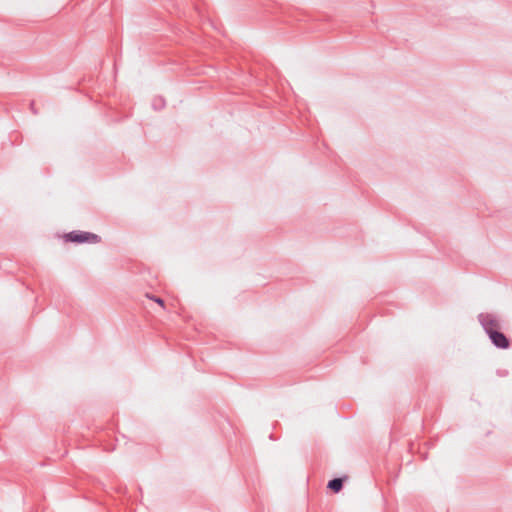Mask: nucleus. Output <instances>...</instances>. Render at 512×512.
Masks as SVG:
<instances>
[{"label": "nucleus", "instance_id": "f257e3e1", "mask_svg": "<svg viewBox=\"0 0 512 512\" xmlns=\"http://www.w3.org/2000/svg\"><path fill=\"white\" fill-rule=\"evenodd\" d=\"M68 238H69V240H71L73 242L97 243L99 241V237L97 235L92 234V233H87V232H81V233L72 232V233L68 234Z\"/></svg>", "mask_w": 512, "mask_h": 512}, {"label": "nucleus", "instance_id": "f03ea898", "mask_svg": "<svg viewBox=\"0 0 512 512\" xmlns=\"http://www.w3.org/2000/svg\"><path fill=\"white\" fill-rule=\"evenodd\" d=\"M489 336H490L492 342L497 347L502 348V349L508 348L509 341L503 333L495 331V330H490Z\"/></svg>", "mask_w": 512, "mask_h": 512}, {"label": "nucleus", "instance_id": "7ed1b4c3", "mask_svg": "<svg viewBox=\"0 0 512 512\" xmlns=\"http://www.w3.org/2000/svg\"><path fill=\"white\" fill-rule=\"evenodd\" d=\"M342 484H343V480L341 478H336V479L331 480L328 483V488H330L331 490H333L334 492L337 493L341 490Z\"/></svg>", "mask_w": 512, "mask_h": 512}, {"label": "nucleus", "instance_id": "20e7f679", "mask_svg": "<svg viewBox=\"0 0 512 512\" xmlns=\"http://www.w3.org/2000/svg\"><path fill=\"white\" fill-rule=\"evenodd\" d=\"M148 297L155 301L157 304H159L160 306L164 307V301L161 299V298H157V297H153V296H149Z\"/></svg>", "mask_w": 512, "mask_h": 512}]
</instances>
